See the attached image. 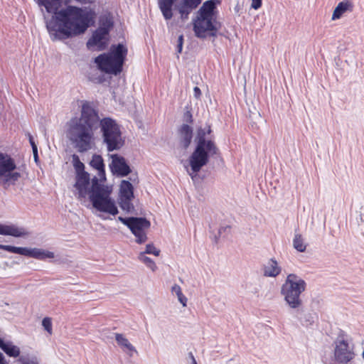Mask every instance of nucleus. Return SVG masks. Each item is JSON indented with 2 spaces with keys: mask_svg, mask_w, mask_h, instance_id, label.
I'll use <instances>...</instances> for the list:
<instances>
[{
  "mask_svg": "<svg viewBox=\"0 0 364 364\" xmlns=\"http://www.w3.org/2000/svg\"><path fill=\"white\" fill-rule=\"evenodd\" d=\"M128 50L123 43L112 45L109 52L94 58L97 69L105 73L117 75L123 70Z\"/></svg>",
  "mask_w": 364,
  "mask_h": 364,
  "instance_id": "0eeeda50",
  "label": "nucleus"
},
{
  "mask_svg": "<svg viewBox=\"0 0 364 364\" xmlns=\"http://www.w3.org/2000/svg\"><path fill=\"white\" fill-rule=\"evenodd\" d=\"M171 292L177 296L178 301L183 305V306H186L187 298L182 293L181 288L179 285L174 284L171 287Z\"/></svg>",
  "mask_w": 364,
  "mask_h": 364,
  "instance_id": "a878e982",
  "label": "nucleus"
},
{
  "mask_svg": "<svg viewBox=\"0 0 364 364\" xmlns=\"http://www.w3.org/2000/svg\"><path fill=\"white\" fill-rule=\"evenodd\" d=\"M193 93H194V96L196 97V98H199L200 95H201V91L200 90L199 87H195L193 88Z\"/></svg>",
  "mask_w": 364,
  "mask_h": 364,
  "instance_id": "e433bc0d",
  "label": "nucleus"
},
{
  "mask_svg": "<svg viewBox=\"0 0 364 364\" xmlns=\"http://www.w3.org/2000/svg\"><path fill=\"white\" fill-rule=\"evenodd\" d=\"M142 253L146 254H152L155 256H159L160 253V250H157L153 244H148L146 246V250Z\"/></svg>",
  "mask_w": 364,
  "mask_h": 364,
  "instance_id": "7c9ffc66",
  "label": "nucleus"
},
{
  "mask_svg": "<svg viewBox=\"0 0 364 364\" xmlns=\"http://www.w3.org/2000/svg\"><path fill=\"white\" fill-rule=\"evenodd\" d=\"M50 39L65 41L85 33L93 21L91 10L73 5L62 7L61 0H37Z\"/></svg>",
  "mask_w": 364,
  "mask_h": 364,
  "instance_id": "f03ea898",
  "label": "nucleus"
},
{
  "mask_svg": "<svg viewBox=\"0 0 364 364\" xmlns=\"http://www.w3.org/2000/svg\"><path fill=\"white\" fill-rule=\"evenodd\" d=\"M74 1L77 3H80L81 4H92L95 1V0H74Z\"/></svg>",
  "mask_w": 364,
  "mask_h": 364,
  "instance_id": "4c0bfd02",
  "label": "nucleus"
},
{
  "mask_svg": "<svg viewBox=\"0 0 364 364\" xmlns=\"http://www.w3.org/2000/svg\"><path fill=\"white\" fill-rule=\"evenodd\" d=\"M115 340L122 350L130 357H132L134 353H137L134 346L127 338L124 337L123 334L118 333H115Z\"/></svg>",
  "mask_w": 364,
  "mask_h": 364,
  "instance_id": "f3484780",
  "label": "nucleus"
},
{
  "mask_svg": "<svg viewBox=\"0 0 364 364\" xmlns=\"http://www.w3.org/2000/svg\"><path fill=\"white\" fill-rule=\"evenodd\" d=\"M16 164L9 154L0 151V183L14 185L21 177L19 172L15 171Z\"/></svg>",
  "mask_w": 364,
  "mask_h": 364,
  "instance_id": "9d476101",
  "label": "nucleus"
},
{
  "mask_svg": "<svg viewBox=\"0 0 364 364\" xmlns=\"http://www.w3.org/2000/svg\"><path fill=\"white\" fill-rule=\"evenodd\" d=\"M28 139H29V142H30V144L32 148H33V146H37L34 141L33 136L30 134H28Z\"/></svg>",
  "mask_w": 364,
  "mask_h": 364,
  "instance_id": "58836bf2",
  "label": "nucleus"
},
{
  "mask_svg": "<svg viewBox=\"0 0 364 364\" xmlns=\"http://www.w3.org/2000/svg\"><path fill=\"white\" fill-rule=\"evenodd\" d=\"M34 161L37 163L38 161V148L37 146H33L32 148Z\"/></svg>",
  "mask_w": 364,
  "mask_h": 364,
  "instance_id": "f704fd0d",
  "label": "nucleus"
},
{
  "mask_svg": "<svg viewBox=\"0 0 364 364\" xmlns=\"http://www.w3.org/2000/svg\"><path fill=\"white\" fill-rule=\"evenodd\" d=\"M0 364H7L4 355L0 352Z\"/></svg>",
  "mask_w": 364,
  "mask_h": 364,
  "instance_id": "ea45409f",
  "label": "nucleus"
},
{
  "mask_svg": "<svg viewBox=\"0 0 364 364\" xmlns=\"http://www.w3.org/2000/svg\"><path fill=\"white\" fill-rule=\"evenodd\" d=\"M263 274L267 277H277L282 272V268L275 259L271 258L264 265Z\"/></svg>",
  "mask_w": 364,
  "mask_h": 364,
  "instance_id": "dca6fc26",
  "label": "nucleus"
},
{
  "mask_svg": "<svg viewBox=\"0 0 364 364\" xmlns=\"http://www.w3.org/2000/svg\"><path fill=\"white\" fill-rule=\"evenodd\" d=\"M119 198H127V199L134 198V187L129 181H122L119 187Z\"/></svg>",
  "mask_w": 364,
  "mask_h": 364,
  "instance_id": "4be33fe9",
  "label": "nucleus"
},
{
  "mask_svg": "<svg viewBox=\"0 0 364 364\" xmlns=\"http://www.w3.org/2000/svg\"><path fill=\"white\" fill-rule=\"evenodd\" d=\"M188 355H189V357L191 359V364H197V362H196V360L195 359V357H194L193 354L191 352H190L188 353Z\"/></svg>",
  "mask_w": 364,
  "mask_h": 364,
  "instance_id": "a19ab883",
  "label": "nucleus"
},
{
  "mask_svg": "<svg viewBox=\"0 0 364 364\" xmlns=\"http://www.w3.org/2000/svg\"><path fill=\"white\" fill-rule=\"evenodd\" d=\"M181 144L186 149L191 144L193 138V129L188 124H183L180 129Z\"/></svg>",
  "mask_w": 364,
  "mask_h": 364,
  "instance_id": "412c9836",
  "label": "nucleus"
},
{
  "mask_svg": "<svg viewBox=\"0 0 364 364\" xmlns=\"http://www.w3.org/2000/svg\"><path fill=\"white\" fill-rule=\"evenodd\" d=\"M100 125L103 142L109 152L119 150L124 144L119 126L110 117L100 119L98 110L93 102L82 101L80 116L70 120L68 136L79 152L90 150L95 131Z\"/></svg>",
  "mask_w": 364,
  "mask_h": 364,
  "instance_id": "f257e3e1",
  "label": "nucleus"
},
{
  "mask_svg": "<svg viewBox=\"0 0 364 364\" xmlns=\"http://www.w3.org/2000/svg\"><path fill=\"white\" fill-rule=\"evenodd\" d=\"M42 326L44 329L50 334H52V321L48 317H46L42 321Z\"/></svg>",
  "mask_w": 364,
  "mask_h": 364,
  "instance_id": "2f4dec72",
  "label": "nucleus"
},
{
  "mask_svg": "<svg viewBox=\"0 0 364 364\" xmlns=\"http://www.w3.org/2000/svg\"><path fill=\"white\" fill-rule=\"evenodd\" d=\"M113 26V22L112 19L107 16H102L100 18V26L98 28L105 31L107 33H109L111 28Z\"/></svg>",
  "mask_w": 364,
  "mask_h": 364,
  "instance_id": "b1692460",
  "label": "nucleus"
},
{
  "mask_svg": "<svg viewBox=\"0 0 364 364\" xmlns=\"http://www.w3.org/2000/svg\"><path fill=\"white\" fill-rule=\"evenodd\" d=\"M307 284L296 274L287 275L281 287L280 293L284 301L292 311L291 314L304 326H309L315 322V314L306 312L301 295L306 291Z\"/></svg>",
  "mask_w": 364,
  "mask_h": 364,
  "instance_id": "7ed1b4c3",
  "label": "nucleus"
},
{
  "mask_svg": "<svg viewBox=\"0 0 364 364\" xmlns=\"http://www.w3.org/2000/svg\"><path fill=\"white\" fill-rule=\"evenodd\" d=\"M353 7V3L349 0H343L339 2L333 13L332 19H339L347 11H352Z\"/></svg>",
  "mask_w": 364,
  "mask_h": 364,
  "instance_id": "aec40b11",
  "label": "nucleus"
},
{
  "mask_svg": "<svg viewBox=\"0 0 364 364\" xmlns=\"http://www.w3.org/2000/svg\"><path fill=\"white\" fill-rule=\"evenodd\" d=\"M150 226V221L145 218L131 217V220L127 228L136 237V242L138 244H142L147 240L145 230L149 229Z\"/></svg>",
  "mask_w": 364,
  "mask_h": 364,
  "instance_id": "f8f14e48",
  "label": "nucleus"
},
{
  "mask_svg": "<svg viewBox=\"0 0 364 364\" xmlns=\"http://www.w3.org/2000/svg\"><path fill=\"white\" fill-rule=\"evenodd\" d=\"M72 1V0H64V4L68 6ZM63 0H61V4H63Z\"/></svg>",
  "mask_w": 364,
  "mask_h": 364,
  "instance_id": "c03bdc74",
  "label": "nucleus"
},
{
  "mask_svg": "<svg viewBox=\"0 0 364 364\" xmlns=\"http://www.w3.org/2000/svg\"><path fill=\"white\" fill-rule=\"evenodd\" d=\"M108 33L97 28L92 33V37L87 42V47L89 49L96 46L98 50H103L107 46Z\"/></svg>",
  "mask_w": 364,
  "mask_h": 364,
  "instance_id": "4468645a",
  "label": "nucleus"
},
{
  "mask_svg": "<svg viewBox=\"0 0 364 364\" xmlns=\"http://www.w3.org/2000/svg\"><path fill=\"white\" fill-rule=\"evenodd\" d=\"M110 158L112 159V162L109 166L114 175L118 177H125L132 172V169L124 157L114 154L110 155Z\"/></svg>",
  "mask_w": 364,
  "mask_h": 364,
  "instance_id": "ddd939ff",
  "label": "nucleus"
},
{
  "mask_svg": "<svg viewBox=\"0 0 364 364\" xmlns=\"http://www.w3.org/2000/svg\"><path fill=\"white\" fill-rule=\"evenodd\" d=\"M211 132L212 129L210 125L197 129L194 139L196 146L188 159L192 171L189 174L192 178H193V174L197 175L201 168L207 165L210 157L219 156L220 154L215 141L206 139V136L210 134Z\"/></svg>",
  "mask_w": 364,
  "mask_h": 364,
  "instance_id": "39448f33",
  "label": "nucleus"
},
{
  "mask_svg": "<svg viewBox=\"0 0 364 364\" xmlns=\"http://www.w3.org/2000/svg\"><path fill=\"white\" fill-rule=\"evenodd\" d=\"M76 181L74 185L78 191L80 198H85L89 194L90 200L93 208L100 212L116 215L118 209L114 200L110 197L111 189L108 186L101 184L99 179L95 176L92 179V185L89 189L90 174L87 173L76 175Z\"/></svg>",
  "mask_w": 364,
  "mask_h": 364,
  "instance_id": "20e7f679",
  "label": "nucleus"
},
{
  "mask_svg": "<svg viewBox=\"0 0 364 364\" xmlns=\"http://www.w3.org/2000/svg\"><path fill=\"white\" fill-rule=\"evenodd\" d=\"M0 249L40 260L53 259L55 257L53 252L36 247L28 248L0 244Z\"/></svg>",
  "mask_w": 364,
  "mask_h": 364,
  "instance_id": "9b49d317",
  "label": "nucleus"
},
{
  "mask_svg": "<svg viewBox=\"0 0 364 364\" xmlns=\"http://www.w3.org/2000/svg\"><path fill=\"white\" fill-rule=\"evenodd\" d=\"M119 204L120 208L127 213H132L134 210V207L132 203V198H119Z\"/></svg>",
  "mask_w": 364,
  "mask_h": 364,
  "instance_id": "bb28decb",
  "label": "nucleus"
},
{
  "mask_svg": "<svg viewBox=\"0 0 364 364\" xmlns=\"http://www.w3.org/2000/svg\"><path fill=\"white\" fill-rule=\"evenodd\" d=\"M88 79L90 81L95 84H101L105 81L104 75L99 74L97 71L90 73L88 74Z\"/></svg>",
  "mask_w": 364,
  "mask_h": 364,
  "instance_id": "c85d7f7f",
  "label": "nucleus"
},
{
  "mask_svg": "<svg viewBox=\"0 0 364 364\" xmlns=\"http://www.w3.org/2000/svg\"><path fill=\"white\" fill-rule=\"evenodd\" d=\"M230 229V227L229 225H226L224 227H221L218 230V234L220 236L223 235V232H225L226 231H229Z\"/></svg>",
  "mask_w": 364,
  "mask_h": 364,
  "instance_id": "c9c22d12",
  "label": "nucleus"
},
{
  "mask_svg": "<svg viewBox=\"0 0 364 364\" xmlns=\"http://www.w3.org/2000/svg\"><path fill=\"white\" fill-rule=\"evenodd\" d=\"M139 259L146 266L151 269L153 272H155L157 267L155 262L149 257L146 256L144 253H140L139 255Z\"/></svg>",
  "mask_w": 364,
  "mask_h": 364,
  "instance_id": "cd10ccee",
  "label": "nucleus"
},
{
  "mask_svg": "<svg viewBox=\"0 0 364 364\" xmlns=\"http://www.w3.org/2000/svg\"><path fill=\"white\" fill-rule=\"evenodd\" d=\"M100 218H101L102 219H103V220H107V219H108V218H109L105 217V216H103V215H100Z\"/></svg>",
  "mask_w": 364,
  "mask_h": 364,
  "instance_id": "a18cd8bd",
  "label": "nucleus"
},
{
  "mask_svg": "<svg viewBox=\"0 0 364 364\" xmlns=\"http://www.w3.org/2000/svg\"><path fill=\"white\" fill-rule=\"evenodd\" d=\"M90 166L98 171L100 180H105V166L101 155L94 154L90 163Z\"/></svg>",
  "mask_w": 364,
  "mask_h": 364,
  "instance_id": "a211bd4d",
  "label": "nucleus"
},
{
  "mask_svg": "<svg viewBox=\"0 0 364 364\" xmlns=\"http://www.w3.org/2000/svg\"><path fill=\"white\" fill-rule=\"evenodd\" d=\"M334 343V359L336 363L353 364L352 361L355 356L354 346L343 331H340Z\"/></svg>",
  "mask_w": 364,
  "mask_h": 364,
  "instance_id": "1a4fd4ad",
  "label": "nucleus"
},
{
  "mask_svg": "<svg viewBox=\"0 0 364 364\" xmlns=\"http://www.w3.org/2000/svg\"><path fill=\"white\" fill-rule=\"evenodd\" d=\"M0 235L20 237L27 235L28 232L25 228L15 225H4L0 223Z\"/></svg>",
  "mask_w": 364,
  "mask_h": 364,
  "instance_id": "2eb2a0df",
  "label": "nucleus"
},
{
  "mask_svg": "<svg viewBox=\"0 0 364 364\" xmlns=\"http://www.w3.org/2000/svg\"><path fill=\"white\" fill-rule=\"evenodd\" d=\"M262 0H252L251 7L255 10L259 9L262 6Z\"/></svg>",
  "mask_w": 364,
  "mask_h": 364,
  "instance_id": "473e14b6",
  "label": "nucleus"
},
{
  "mask_svg": "<svg viewBox=\"0 0 364 364\" xmlns=\"http://www.w3.org/2000/svg\"><path fill=\"white\" fill-rule=\"evenodd\" d=\"M0 348L9 356L16 358L20 355V349L13 344L11 341H5L0 338Z\"/></svg>",
  "mask_w": 364,
  "mask_h": 364,
  "instance_id": "6ab92c4d",
  "label": "nucleus"
},
{
  "mask_svg": "<svg viewBox=\"0 0 364 364\" xmlns=\"http://www.w3.org/2000/svg\"><path fill=\"white\" fill-rule=\"evenodd\" d=\"M72 162L73 167L75 170L76 175L80 173H87V171H85V165L84 164L80 161L79 156L76 154H73L72 156Z\"/></svg>",
  "mask_w": 364,
  "mask_h": 364,
  "instance_id": "393cba45",
  "label": "nucleus"
},
{
  "mask_svg": "<svg viewBox=\"0 0 364 364\" xmlns=\"http://www.w3.org/2000/svg\"><path fill=\"white\" fill-rule=\"evenodd\" d=\"M216 4L214 0L205 1L197 12L193 20V31L196 37L205 38V33L210 32V36H216L220 23L217 21L215 16Z\"/></svg>",
  "mask_w": 364,
  "mask_h": 364,
  "instance_id": "423d86ee",
  "label": "nucleus"
},
{
  "mask_svg": "<svg viewBox=\"0 0 364 364\" xmlns=\"http://www.w3.org/2000/svg\"><path fill=\"white\" fill-rule=\"evenodd\" d=\"M131 217L129 218H123V217H118V220L122 223L124 225H125L127 227H128V225L130 222Z\"/></svg>",
  "mask_w": 364,
  "mask_h": 364,
  "instance_id": "72a5a7b5",
  "label": "nucleus"
},
{
  "mask_svg": "<svg viewBox=\"0 0 364 364\" xmlns=\"http://www.w3.org/2000/svg\"><path fill=\"white\" fill-rule=\"evenodd\" d=\"M18 360L21 364H39L36 357L28 355H21Z\"/></svg>",
  "mask_w": 364,
  "mask_h": 364,
  "instance_id": "c756f323",
  "label": "nucleus"
},
{
  "mask_svg": "<svg viewBox=\"0 0 364 364\" xmlns=\"http://www.w3.org/2000/svg\"><path fill=\"white\" fill-rule=\"evenodd\" d=\"M293 247L299 252H304L306 249V244L304 242V239L299 233H296L293 239Z\"/></svg>",
  "mask_w": 364,
  "mask_h": 364,
  "instance_id": "5701e85b",
  "label": "nucleus"
},
{
  "mask_svg": "<svg viewBox=\"0 0 364 364\" xmlns=\"http://www.w3.org/2000/svg\"><path fill=\"white\" fill-rule=\"evenodd\" d=\"M183 35H181V36H179V37L178 38V44L183 45Z\"/></svg>",
  "mask_w": 364,
  "mask_h": 364,
  "instance_id": "79ce46f5",
  "label": "nucleus"
},
{
  "mask_svg": "<svg viewBox=\"0 0 364 364\" xmlns=\"http://www.w3.org/2000/svg\"><path fill=\"white\" fill-rule=\"evenodd\" d=\"M177 0H158L159 8L166 21L173 18V6ZM203 0H181L176 5V9L183 21L188 19L189 14L196 9Z\"/></svg>",
  "mask_w": 364,
  "mask_h": 364,
  "instance_id": "6e6552de",
  "label": "nucleus"
},
{
  "mask_svg": "<svg viewBox=\"0 0 364 364\" xmlns=\"http://www.w3.org/2000/svg\"><path fill=\"white\" fill-rule=\"evenodd\" d=\"M182 49H183V45L177 44V52L178 53H181L182 52Z\"/></svg>",
  "mask_w": 364,
  "mask_h": 364,
  "instance_id": "37998d69",
  "label": "nucleus"
},
{
  "mask_svg": "<svg viewBox=\"0 0 364 364\" xmlns=\"http://www.w3.org/2000/svg\"><path fill=\"white\" fill-rule=\"evenodd\" d=\"M363 358L364 359V350H363Z\"/></svg>",
  "mask_w": 364,
  "mask_h": 364,
  "instance_id": "49530a36",
  "label": "nucleus"
}]
</instances>
